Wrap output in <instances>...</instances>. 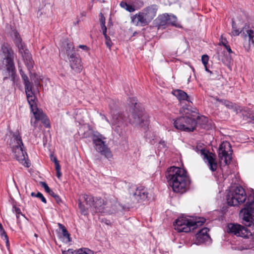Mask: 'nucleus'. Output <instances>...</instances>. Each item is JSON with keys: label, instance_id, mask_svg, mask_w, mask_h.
<instances>
[{"label": "nucleus", "instance_id": "f257e3e1", "mask_svg": "<svg viewBox=\"0 0 254 254\" xmlns=\"http://www.w3.org/2000/svg\"><path fill=\"white\" fill-rule=\"evenodd\" d=\"M166 177L174 192L183 193L189 189L190 179L184 168L171 167L167 169Z\"/></svg>", "mask_w": 254, "mask_h": 254}, {"label": "nucleus", "instance_id": "f03ea898", "mask_svg": "<svg viewBox=\"0 0 254 254\" xmlns=\"http://www.w3.org/2000/svg\"><path fill=\"white\" fill-rule=\"evenodd\" d=\"M84 130L82 134L83 137L88 138L92 134V139L95 150L101 155L104 156L109 160L113 158V154L110 149L106 144L105 140L106 138L98 131H94L89 126L82 127L80 130Z\"/></svg>", "mask_w": 254, "mask_h": 254}, {"label": "nucleus", "instance_id": "7ed1b4c3", "mask_svg": "<svg viewBox=\"0 0 254 254\" xmlns=\"http://www.w3.org/2000/svg\"><path fill=\"white\" fill-rule=\"evenodd\" d=\"M182 116L174 121V127L177 129L188 132L193 131L196 127L195 117L198 114L188 107H183L180 110Z\"/></svg>", "mask_w": 254, "mask_h": 254}, {"label": "nucleus", "instance_id": "20e7f679", "mask_svg": "<svg viewBox=\"0 0 254 254\" xmlns=\"http://www.w3.org/2000/svg\"><path fill=\"white\" fill-rule=\"evenodd\" d=\"M127 102L129 106V110L131 112V117L133 118V120L130 119V123L132 124L140 125L145 129L149 125L148 117L143 114V109L140 108L136 98H129Z\"/></svg>", "mask_w": 254, "mask_h": 254}, {"label": "nucleus", "instance_id": "39448f33", "mask_svg": "<svg viewBox=\"0 0 254 254\" xmlns=\"http://www.w3.org/2000/svg\"><path fill=\"white\" fill-rule=\"evenodd\" d=\"M157 10L158 6L156 4L148 6L131 16V21L137 26H146L156 16Z\"/></svg>", "mask_w": 254, "mask_h": 254}, {"label": "nucleus", "instance_id": "423d86ee", "mask_svg": "<svg viewBox=\"0 0 254 254\" xmlns=\"http://www.w3.org/2000/svg\"><path fill=\"white\" fill-rule=\"evenodd\" d=\"M1 53L3 57V63L5 69L3 71V80L11 78L13 83L15 82V68L13 62V51L11 48L3 45L1 48Z\"/></svg>", "mask_w": 254, "mask_h": 254}, {"label": "nucleus", "instance_id": "0eeeda50", "mask_svg": "<svg viewBox=\"0 0 254 254\" xmlns=\"http://www.w3.org/2000/svg\"><path fill=\"white\" fill-rule=\"evenodd\" d=\"M205 221L203 218L200 221H193L186 217H180L174 223V229L178 232L188 233L195 229L198 226H201Z\"/></svg>", "mask_w": 254, "mask_h": 254}, {"label": "nucleus", "instance_id": "6e6552de", "mask_svg": "<svg viewBox=\"0 0 254 254\" xmlns=\"http://www.w3.org/2000/svg\"><path fill=\"white\" fill-rule=\"evenodd\" d=\"M12 37L15 44L18 48L19 53L22 55L26 66L29 72L31 73L30 70L33 68L34 63L29 50L26 48L24 44L22 43V39L16 31L13 30L12 31Z\"/></svg>", "mask_w": 254, "mask_h": 254}, {"label": "nucleus", "instance_id": "1a4fd4ad", "mask_svg": "<svg viewBox=\"0 0 254 254\" xmlns=\"http://www.w3.org/2000/svg\"><path fill=\"white\" fill-rule=\"evenodd\" d=\"M246 199L245 191L241 186L230 190L227 195V203L230 206H237L244 203Z\"/></svg>", "mask_w": 254, "mask_h": 254}, {"label": "nucleus", "instance_id": "9d476101", "mask_svg": "<svg viewBox=\"0 0 254 254\" xmlns=\"http://www.w3.org/2000/svg\"><path fill=\"white\" fill-rule=\"evenodd\" d=\"M86 204L90 209H92L95 213L105 212L104 209L107 207V203L101 197H94L91 195L84 194L83 196Z\"/></svg>", "mask_w": 254, "mask_h": 254}, {"label": "nucleus", "instance_id": "9b49d317", "mask_svg": "<svg viewBox=\"0 0 254 254\" xmlns=\"http://www.w3.org/2000/svg\"><path fill=\"white\" fill-rule=\"evenodd\" d=\"M232 150L230 143L228 141H223L219 146L218 157L221 161L225 165L229 164L232 160Z\"/></svg>", "mask_w": 254, "mask_h": 254}, {"label": "nucleus", "instance_id": "f8f14e48", "mask_svg": "<svg viewBox=\"0 0 254 254\" xmlns=\"http://www.w3.org/2000/svg\"><path fill=\"white\" fill-rule=\"evenodd\" d=\"M244 39V47L245 50L249 52L254 47V31L245 25L242 28V35Z\"/></svg>", "mask_w": 254, "mask_h": 254}, {"label": "nucleus", "instance_id": "ddd939ff", "mask_svg": "<svg viewBox=\"0 0 254 254\" xmlns=\"http://www.w3.org/2000/svg\"><path fill=\"white\" fill-rule=\"evenodd\" d=\"M148 195L149 193L146 189L142 187L137 188L134 192L130 193V201L127 202V203L132 205L141 203L148 199Z\"/></svg>", "mask_w": 254, "mask_h": 254}, {"label": "nucleus", "instance_id": "4468645a", "mask_svg": "<svg viewBox=\"0 0 254 254\" xmlns=\"http://www.w3.org/2000/svg\"><path fill=\"white\" fill-rule=\"evenodd\" d=\"M227 231L237 236L248 238L251 235V232L245 227L237 224L230 223L227 225Z\"/></svg>", "mask_w": 254, "mask_h": 254}, {"label": "nucleus", "instance_id": "2eb2a0df", "mask_svg": "<svg viewBox=\"0 0 254 254\" xmlns=\"http://www.w3.org/2000/svg\"><path fill=\"white\" fill-rule=\"evenodd\" d=\"M31 111L32 112L34 116L35 121H33V119H31V124L32 126H33L34 127H36L38 126V122L39 121H41L43 123H46V116L44 114L43 111L40 109H39L37 107V105H31L30 106Z\"/></svg>", "mask_w": 254, "mask_h": 254}, {"label": "nucleus", "instance_id": "dca6fc26", "mask_svg": "<svg viewBox=\"0 0 254 254\" xmlns=\"http://www.w3.org/2000/svg\"><path fill=\"white\" fill-rule=\"evenodd\" d=\"M23 148L24 146H19L11 149L14 154L16 159L25 166L29 167L30 163L26 160L27 154L23 149Z\"/></svg>", "mask_w": 254, "mask_h": 254}, {"label": "nucleus", "instance_id": "f3484780", "mask_svg": "<svg viewBox=\"0 0 254 254\" xmlns=\"http://www.w3.org/2000/svg\"><path fill=\"white\" fill-rule=\"evenodd\" d=\"M200 153L203 156V159L206 160L209 169L212 171L214 172L217 170L218 165L216 159L212 153H210L204 149L200 150Z\"/></svg>", "mask_w": 254, "mask_h": 254}, {"label": "nucleus", "instance_id": "a211bd4d", "mask_svg": "<svg viewBox=\"0 0 254 254\" xmlns=\"http://www.w3.org/2000/svg\"><path fill=\"white\" fill-rule=\"evenodd\" d=\"M245 224L248 226H254V208H244L241 211Z\"/></svg>", "mask_w": 254, "mask_h": 254}, {"label": "nucleus", "instance_id": "6ab92c4d", "mask_svg": "<svg viewBox=\"0 0 254 254\" xmlns=\"http://www.w3.org/2000/svg\"><path fill=\"white\" fill-rule=\"evenodd\" d=\"M209 229L204 227L200 229L195 235V243L197 245H200L202 243L207 242L210 239V237L208 234Z\"/></svg>", "mask_w": 254, "mask_h": 254}, {"label": "nucleus", "instance_id": "aec40b11", "mask_svg": "<svg viewBox=\"0 0 254 254\" xmlns=\"http://www.w3.org/2000/svg\"><path fill=\"white\" fill-rule=\"evenodd\" d=\"M195 121L196 126L198 125L203 128L208 130L212 127L211 121H209L207 117L204 116H198L197 114L195 117Z\"/></svg>", "mask_w": 254, "mask_h": 254}, {"label": "nucleus", "instance_id": "412c9836", "mask_svg": "<svg viewBox=\"0 0 254 254\" xmlns=\"http://www.w3.org/2000/svg\"><path fill=\"white\" fill-rule=\"evenodd\" d=\"M70 66L75 72H80L82 66L81 64V59L76 55L68 58Z\"/></svg>", "mask_w": 254, "mask_h": 254}, {"label": "nucleus", "instance_id": "4be33fe9", "mask_svg": "<svg viewBox=\"0 0 254 254\" xmlns=\"http://www.w3.org/2000/svg\"><path fill=\"white\" fill-rule=\"evenodd\" d=\"M27 99L30 106L36 104V97L35 91L33 90V85L25 87Z\"/></svg>", "mask_w": 254, "mask_h": 254}, {"label": "nucleus", "instance_id": "5701e85b", "mask_svg": "<svg viewBox=\"0 0 254 254\" xmlns=\"http://www.w3.org/2000/svg\"><path fill=\"white\" fill-rule=\"evenodd\" d=\"M10 146L11 148L23 146L21 137L18 131L12 133V137L10 139Z\"/></svg>", "mask_w": 254, "mask_h": 254}, {"label": "nucleus", "instance_id": "b1692460", "mask_svg": "<svg viewBox=\"0 0 254 254\" xmlns=\"http://www.w3.org/2000/svg\"><path fill=\"white\" fill-rule=\"evenodd\" d=\"M124 122V119L122 115L121 114H114L112 116L111 120V124L113 126V128H114L115 131L118 132L117 127L121 126Z\"/></svg>", "mask_w": 254, "mask_h": 254}, {"label": "nucleus", "instance_id": "393cba45", "mask_svg": "<svg viewBox=\"0 0 254 254\" xmlns=\"http://www.w3.org/2000/svg\"><path fill=\"white\" fill-rule=\"evenodd\" d=\"M40 184L41 186L45 189V191L53 197L59 204H61L63 203L60 196L51 190L45 182H41Z\"/></svg>", "mask_w": 254, "mask_h": 254}, {"label": "nucleus", "instance_id": "a878e982", "mask_svg": "<svg viewBox=\"0 0 254 254\" xmlns=\"http://www.w3.org/2000/svg\"><path fill=\"white\" fill-rule=\"evenodd\" d=\"M172 94L177 97L180 102L183 101H187L190 102L189 100V96L188 94L181 89H175L172 91Z\"/></svg>", "mask_w": 254, "mask_h": 254}, {"label": "nucleus", "instance_id": "bb28decb", "mask_svg": "<svg viewBox=\"0 0 254 254\" xmlns=\"http://www.w3.org/2000/svg\"><path fill=\"white\" fill-rule=\"evenodd\" d=\"M64 48L66 51V53L68 58H70L75 55L74 47L73 44L68 41L65 42Z\"/></svg>", "mask_w": 254, "mask_h": 254}, {"label": "nucleus", "instance_id": "cd10ccee", "mask_svg": "<svg viewBox=\"0 0 254 254\" xmlns=\"http://www.w3.org/2000/svg\"><path fill=\"white\" fill-rule=\"evenodd\" d=\"M169 14H163L158 17V24L160 26H163L168 25Z\"/></svg>", "mask_w": 254, "mask_h": 254}, {"label": "nucleus", "instance_id": "c85d7f7f", "mask_svg": "<svg viewBox=\"0 0 254 254\" xmlns=\"http://www.w3.org/2000/svg\"><path fill=\"white\" fill-rule=\"evenodd\" d=\"M232 54L229 55V54H227L225 53V52H224L223 56H219V58H221V61L225 64L228 65L230 64L231 62L233 61L232 59Z\"/></svg>", "mask_w": 254, "mask_h": 254}, {"label": "nucleus", "instance_id": "c756f323", "mask_svg": "<svg viewBox=\"0 0 254 254\" xmlns=\"http://www.w3.org/2000/svg\"><path fill=\"white\" fill-rule=\"evenodd\" d=\"M129 3L132 4L134 11L139 9L144 5V2L142 0H129Z\"/></svg>", "mask_w": 254, "mask_h": 254}, {"label": "nucleus", "instance_id": "7c9ffc66", "mask_svg": "<svg viewBox=\"0 0 254 254\" xmlns=\"http://www.w3.org/2000/svg\"><path fill=\"white\" fill-rule=\"evenodd\" d=\"M244 120H247L248 123L254 124V113L251 112H247L244 111L243 113Z\"/></svg>", "mask_w": 254, "mask_h": 254}, {"label": "nucleus", "instance_id": "2f4dec72", "mask_svg": "<svg viewBox=\"0 0 254 254\" xmlns=\"http://www.w3.org/2000/svg\"><path fill=\"white\" fill-rule=\"evenodd\" d=\"M58 226L59 228L62 231L63 236L64 238L67 239L68 242H70L71 241V238L70 237V234L66 230V229L65 228V227L63 224L60 223L58 224Z\"/></svg>", "mask_w": 254, "mask_h": 254}, {"label": "nucleus", "instance_id": "473e14b6", "mask_svg": "<svg viewBox=\"0 0 254 254\" xmlns=\"http://www.w3.org/2000/svg\"><path fill=\"white\" fill-rule=\"evenodd\" d=\"M120 5L121 7L129 12H132L134 11V8L132 7V4L130 3H127L125 1H122L120 3Z\"/></svg>", "mask_w": 254, "mask_h": 254}, {"label": "nucleus", "instance_id": "72a5a7b5", "mask_svg": "<svg viewBox=\"0 0 254 254\" xmlns=\"http://www.w3.org/2000/svg\"><path fill=\"white\" fill-rule=\"evenodd\" d=\"M232 29L231 31L232 35L234 36H238L240 34L241 35H242V29L240 30L239 29H238L236 27V24L234 20H232Z\"/></svg>", "mask_w": 254, "mask_h": 254}, {"label": "nucleus", "instance_id": "f704fd0d", "mask_svg": "<svg viewBox=\"0 0 254 254\" xmlns=\"http://www.w3.org/2000/svg\"><path fill=\"white\" fill-rule=\"evenodd\" d=\"M100 16L101 29L103 32V34H105V33L107 32V27L105 25V17L102 13H100Z\"/></svg>", "mask_w": 254, "mask_h": 254}, {"label": "nucleus", "instance_id": "c9c22d12", "mask_svg": "<svg viewBox=\"0 0 254 254\" xmlns=\"http://www.w3.org/2000/svg\"><path fill=\"white\" fill-rule=\"evenodd\" d=\"M19 72L22 78L24 81V86L26 87L32 85L29 81L28 76L24 73V71H22V69H20Z\"/></svg>", "mask_w": 254, "mask_h": 254}, {"label": "nucleus", "instance_id": "e433bc0d", "mask_svg": "<svg viewBox=\"0 0 254 254\" xmlns=\"http://www.w3.org/2000/svg\"><path fill=\"white\" fill-rule=\"evenodd\" d=\"M94 252L87 248H82L76 250V254H94Z\"/></svg>", "mask_w": 254, "mask_h": 254}, {"label": "nucleus", "instance_id": "4c0bfd02", "mask_svg": "<svg viewBox=\"0 0 254 254\" xmlns=\"http://www.w3.org/2000/svg\"><path fill=\"white\" fill-rule=\"evenodd\" d=\"M168 18V25H172L176 26L177 18L176 16L174 15H169Z\"/></svg>", "mask_w": 254, "mask_h": 254}, {"label": "nucleus", "instance_id": "58836bf2", "mask_svg": "<svg viewBox=\"0 0 254 254\" xmlns=\"http://www.w3.org/2000/svg\"><path fill=\"white\" fill-rule=\"evenodd\" d=\"M78 207L82 214L85 215L87 214V209L85 208V206L82 204L80 200H78Z\"/></svg>", "mask_w": 254, "mask_h": 254}, {"label": "nucleus", "instance_id": "ea45409f", "mask_svg": "<svg viewBox=\"0 0 254 254\" xmlns=\"http://www.w3.org/2000/svg\"><path fill=\"white\" fill-rule=\"evenodd\" d=\"M103 35L106 39V44L107 46L110 49H111L112 43L111 40L110 39V37L107 36L106 33H105V34H103Z\"/></svg>", "mask_w": 254, "mask_h": 254}, {"label": "nucleus", "instance_id": "a19ab883", "mask_svg": "<svg viewBox=\"0 0 254 254\" xmlns=\"http://www.w3.org/2000/svg\"><path fill=\"white\" fill-rule=\"evenodd\" d=\"M209 58L207 55H203L201 57V61L204 66L208 64Z\"/></svg>", "mask_w": 254, "mask_h": 254}, {"label": "nucleus", "instance_id": "79ce46f5", "mask_svg": "<svg viewBox=\"0 0 254 254\" xmlns=\"http://www.w3.org/2000/svg\"><path fill=\"white\" fill-rule=\"evenodd\" d=\"M15 212L18 220L19 219L20 216L25 218V216L22 214L21 210L19 208L15 207Z\"/></svg>", "mask_w": 254, "mask_h": 254}, {"label": "nucleus", "instance_id": "37998d69", "mask_svg": "<svg viewBox=\"0 0 254 254\" xmlns=\"http://www.w3.org/2000/svg\"><path fill=\"white\" fill-rule=\"evenodd\" d=\"M35 197L40 198L43 202L46 203V199L41 192H38L35 195Z\"/></svg>", "mask_w": 254, "mask_h": 254}, {"label": "nucleus", "instance_id": "c03bdc74", "mask_svg": "<svg viewBox=\"0 0 254 254\" xmlns=\"http://www.w3.org/2000/svg\"><path fill=\"white\" fill-rule=\"evenodd\" d=\"M0 233L1 236L2 237L4 238V240L6 241V245H7V244L8 243V237H7L5 232L4 231V230L3 229V230H1L0 231Z\"/></svg>", "mask_w": 254, "mask_h": 254}, {"label": "nucleus", "instance_id": "a18cd8bd", "mask_svg": "<svg viewBox=\"0 0 254 254\" xmlns=\"http://www.w3.org/2000/svg\"><path fill=\"white\" fill-rule=\"evenodd\" d=\"M220 44H222L225 48L228 45L227 40L225 38H223L222 37H221V41Z\"/></svg>", "mask_w": 254, "mask_h": 254}, {"label": "nucleus", "instance_id": "49530a36", "mask_svg": "<svg viewBox=\"0 0 254 254\" xmlns=\"http://www.w3.org/2000/svg\"><path fill=\"white\" fill-rule=\"evenodd\" d=\"M159 145H161L162 146V148H165L167 147V142L164 140H160L159 141Z\"/></svg>", "mask_w": 254, "mask_h": 254}, {"label": "nucleus", "instance_id": "de8ad7c7", "mask_svg": "<svg viewBox=\"0 0 254 254\" xmlns=\"http://www.w3.org/2000/svg\"><path fill=\"white\" fill-rule=\"evenodd\" d=\"M225 48L227 50V51L229 55L234 54L233 52L231 50V49L229 45L227 47H226Z\"/></svg>", "mask_w": 254, "mask_h": 254}, {"label": "nucleus", "instance_id": "09e8293b", "mask_svg": "<svg viewBox=\"0 0 254 254\" xmlns=\"http://www.w3.org/2000/svg\"><path fill=\"white\" fill-rule=\"evenodd\" d=\"M79 48L82 49L84 51H87L88 50V47L86 45H80L79 46Z\"/></svg>", "mask_w": 254, "mask_h": 254}, {"label": "nucleus", "instance_id": "8fccbe9b", "mask_svg": "<svg viewBox=\"0 0 254 254\" xmlns=\"http://www.w3.org/2000/svg\"><path fill=\"white\" fill-rule=\"evenodd\" d=\"M67 253H68V254H76V250H73V249H69L67 251Z\"/></svg>", "mask_w": 254, "mask_h": 254}, {"label": "nucleus", "instance_id": "3c124183", "mask_svg": "<svg viewBox=\"0 0 254 254\" xmlns=\"http://www.w3.org/2000/svg\"><path fill=\"white\" fill-rule=\"evenodd\" d=\"M55 167H56V172L60 171L61 166H60V165L59 162H56V164H55Z\"/></svg>", "mask_w": 254, "mask_h": 254}, {"label": "nucleus", "instance_id": "603ef678", "mask_svg": "<svg viewBox=\"0 0 254 254\" xmlns=\"http://www.w3.org/2000/svg\"><path fill=\"white\" fill-rule=\"evenodd\" d=\"M100 116L101 117V118L102 120H105L108 123H109V120L107 119V118L103 114L100 113Z\"/></svg>", "mask_w": 254, "mask_h": 254}, {"label": "nucleus", "instance_id": "864d4df0", "mask_svg": "<svg viewBox=\"0 0 254 254\" xmlns=\"http://www.w3.org/2000/svg\"><path fill=\"white\" fill-rule=\"evenodd\" d=\"M62 176V173L60 171H57V176L58 178H60Z\"/></svg>", "mask_w": 254, "mask_h": 254}, {"label": "nucleus", "instance_id": "5fc2aeb1", "mask_svg": "<svg viewBox=\"0 0 254 254\" xmlns=\"http://www.w3.org/2000/svg\"><path fill=\"white\" fill-rule=\"evenodd\" d=\"M56 164V162H59L56 157H54L53 159H52Z\"/></svg>", "mask_w": 254, "mask_h": 254}, {"label": "nucleus", "instance_id": "6e6d98bb", "mask_svg": "<svg viewBox=\"0 0 254 254\" xmlns=\"http://www.w3.org/2000/svg\"><path fill=\"white\" fill-rule=\"evenodd\" d=\"M205 70H206V71H207V72H209V73H212V72H211V71L210 70H209V69H208V68H207V65H206V66H205Z\"/></svg>", "mask_w": 254, "mask_h": 254}, {"label": "nucleus", "instance_id": "4d7b16f0", "mask_svg": "<svg viewBox=\"0 0 254 254\" xmlns=\"http://www.w3.org/2000/svg\"><path fill=\"white\" fill-rule=\"evenodd\" d=\"M36 195V194H35V193L34 192H31V195L32 196H34V197H35V195Z\"/></svg>", "mask_w": 254, "mask_h": 254}, {"label": "nucleus", "instance_id": "13d9d810", "mask_svg": "<svg viewBox=\"0 0 254 254\" xmlns=\"http://www.w3.org/2000/svg\"><path fill=\"white\" fill-rule=\"evenodd\" d=\"M3 229V227L1 225V224L0 223V231Z\"/></svg>", "mask_w": 254, "mask_h": 254}, {"label": "nucleus", "instance_id": "bf43d9fd", "mask_svg": "<svg viewBox=\"0 0 254 254\" xmlns=\"http://www.w3.org/2000/svg\"><path fill=\"white\" fill-rule=\"evenodd\" d=\"M63 254H68V253H67V251H63L62 252Z\"/></svg>", "mask_w": 254, "mask_h": 254}, {"label": "nucleus", "instance_id": "052dcab7", "mask_svg": "<svg viewBox=\"0 0 254 254\" xmlns=\"http://www.w3.org/2000/svg\"><path fill=\"white\" fill-rule=\"evenodd\" d=\"M46 127H50V125H49V123H48V124H46Z\"/></svg>", "mask_w": 254, "mask_h": 254}]
</instances>
